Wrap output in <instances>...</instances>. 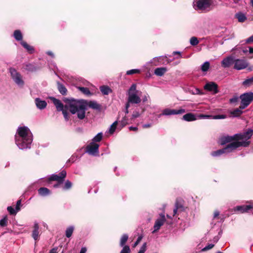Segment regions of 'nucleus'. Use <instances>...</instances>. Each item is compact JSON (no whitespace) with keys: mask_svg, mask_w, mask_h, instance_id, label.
Instances as JSON below:
<instances>
[{"mask_svg":"<svg viewBox=\"0 0 253 253\" xmlns=\"http://www.w3.org/2000/svg\"><path fill=\"white\" fill-rule=\"evenodd\" d=\"M210 63L208 61L207 62H205L202 65V67H201V70L203 72H206L207 71L209 68H210Z\"/></svg>","mask_w":253,"mask_h":253,"instance_id":"nucleus-40","label":"nucleus"},{"mask_svg":"<svg viewBox=\"0 0 253 253\" xmlns=\"http://www.w3.org/2000/svg\"><path fill=\"white\" fill-rule=\"evenodd\" d=\"M86 252V249L85 248H82L81 250L80 253H85Z\"/></svg>","mask_w":253,"mask_h":253,"instance_id":"nucleus-62","label":"nucleus"},{"mask_svg":"<svg viewBox=\"0 0 253 253\" xmlns=\"http://www.w3.org/2000/svg\"><path fill=\"white\" fill-rule=\"evenodd\" d=\"M79 89L84 94H85V95H90L91 94L90 91L87 87H79Z\"/></svg>","mask_w":253,"mask_h":253,"instance_id":"nucleus-39","label":"nucleus"},{"mask_svg":"<svg viewBox=\"0 0 253 253\" xmlns=\"http://www.w3.org/2000/svg\"><path fill=\"white\" fill-rule=\"evenodd\" d=\"M103 134L101 132L98 133L92 139L94 142H100L102 139Z\"/></svg>","mask_w":253,"mask_h":253,"instance_id":"nucleus-42","label":"nucleus"},{"mask_svg":"<svg viewBox=\"0 0 253 253\" xmlns=\"http://www.w3.org/2000/svg\"><path fill=\"white\" fill-rule=\"evenodd\" d=\"M219 215V212L216 211L214 212L213 218H216Z\"/></svg>","mask_w":253,"mask_h":253,"instance_id":"nucleus-58","label":"nucleus"},{"mask_svg":"<svg viewBox=\"0 0 253 253\" xmlns=\"http://www.w3.org/2000/svg\"><path fill=\"white\" fill-rule=\"evenodd\" d=\"M243 109L240 108V107L238 108H236L234 109L233 111L230 112V114L234 117H240L243 113L242 111Z\"/></svg>","mask_w":253,"mask_h":253,"instance_id":"nucleus-30","label":"nucleus"},{"mask_svg":"<svg viewBox=\"0 0 253 253\" xmlns=\"http://www.w3.org/2000/svg\"><path fill=\"white\" fill-rule=\"evenodd\" d=\"M241 104L240 108L245 109L253 101V92H247L240 96Z\"/></svg>","mask_w":253,"mask_h":253,"instance_id":"nucleus-4","label":"nucleus"},{"mask_svg":"<svg viewBox=\"0 0 253 253\" xmlns=\"http://www.w3.org/2000/svg\"><path fill=\"white\" fill-rule=\"evenodd\" d=\"M159 215H160V218H158L155 221V224L154 225V230L152 232L153 233L157 232L160 229L161 227L164 224V223L166 221L165 215L164 213H160Z\"/></svg>","mask_w":253,"mask_h":253,"instance_id":"nucleus-10","label":"nucleus"},{"mask_svg":"<svg viewBox=\"0 0 253 253\" xmlns=\"http://www.w3.org/2000/svg\"><path fill=\"white\" fill-rule=\"evenodd\" d=\"M200 117L201 118H212L213 119H225L226 118V116L224 115H218L212 116L211 115H205L203 114H201L200 115Z\"/></svg>","mask_w":253,"mask_h":253,"instance_id":"nucleus-23","label":"nucleus"},{"mask_svg":"<svg viewBox=\"0 0 253 253\" xmlns=\"http://www.w3.org/2000/svg\"><path fill=\"white\" fill-rule=\"evenodd\" d=\"M7 210L9 213L11 215H15L17 211H16V209L14 210L12 207L9 206L7 207Z\"/></svg>","mask_w":253,"mask_h":253,"instance_id":"nucleus-45","label":"nucleus"},{"mask_svg":"<svg viewBox=\"0 0 253 253\" xmlns=\"http://www.w3.org/2000/svg\"><path fill=\"white\" fill-rule=\"evenodd\" d=\"M129 129L130 131H136L138 130V127H137L130 126V127H129Z\"/></svg>","mask_w":253,"mask_h":253,"instance_id":"nucleus-55","label":"nucleus"},{"mask_svg":"<svg viewBox=\"0 0 253 253\" xmlns=\"http://www.w3.org/2000/svg\"><path fill=\"white\" fill-rule=\"evenodd\" d=\"M85 105H87L89 108L93 109L94 110H96L99 111H100L101 110V105L98 104L96 101H89L87 102L86 101H84Z\"/></svg>","mask_w":253,"mask_h":253,"instance_id":"nucleus-18","label":"nucleus"},{"mask_svg":"<svg viewBox=\"0 0 253 253\" xmlns=\"http://www.w3.org/2000/svg\"><path fill=\"white\" fill-rule=\"evenodd\" d=\"M213 0H198L196 1V6L199 10H203L210 7Z\"/></svg>","mask_w":253,"mask_h":253,"instance_id":"nucleus-8","label":"nucleus"},{"mask_svg":"<svg viewBox=\"0 0 253 253\" xmlns=\"http://www.w3.org/2000/svg\"><path fill=\"white\" fill-rule=\"evenodd\" d=\"M242 85L245 87H249L253 85V76L245 80L242 83Z\"/></svg>","mask_w":253,"mask_h":253,"instance_id":"nucleus-27","label":"nucleus"},{"mask_svg":"<svg viewBox=\"0 0 253 253\" xmlns=\"http://www.w3.org/2000/svg\"><path fill=\"white\" fill-rule=\"evenodd\" d=\"M57 84V88L59 91V92L63 95H66L67 89L65 87V86L62 84L58 82Z\"/></svg>","mask_w":253,"mask_h":253,"instance_id":"nucleus-26","label":"nucleus"},{"mask_svg":"<svg viewBox=\"0 0 253 253\" xmlns=\"http://www.w3.org/2000/svg\"><path fill=\"white\" fill-rule=\"evenodd\" d=\"M129 106H130V105L126 103V111H125L126 114L128 113V109L129 107Z\"/></svg>","mask_w":253,"mask_h":253,"instance_id":"nucleus-59","label":"nucleus"},{"mask_svg":"<svg viewBox=\"0 0 253 253\" xmlns=\"http://www.w3.org/2000/svg\"><path fill=\"white\" fill-rule=\"evenodd\" d=\"M235 59L232 56H228L223 59L221 62V66L224 68H228L234 64Z\"/></svg>","mask_w":253,"mask_h":253,"instance_id":"nucleus-15","label":"nucleus"},{"mask_svg":"<svg viewBox=\"0 0 253 253\" xmlns=\"http://www.w3.org/2000/svg\"><path fill=\"white\" fill-rule=\"evenodd\" d=\"M253 135V130L251 128L248 129L245 132L243 133H240L235 134L237 138V141L240 140H248L250 139Z\"/></svg>","mask_w":253,"mask_h":253,"instance_id":"nucleus-6","label":"nucleus"},{"mask_svg":"<svg viewBox=\"0 0 253 253\" xmlns=\"http://www.w3.org/2000/svg\"><path fill=\"white\" fill-rule=\"evenodd\" d=\"M146 251V243H144L138 253H144Z\"/></svg>","mask_w":253,"mask_h":253,"instance_id":"nucleus-49","label":"nucleus"},{"mask_svg":"<svg viewBox=\"0 0 253 253\" xmlns=\"http://www.w3.org/2000/svg\"><path fill=\"white\" fill-rule=\"evenodd\" d=\"M199 42L197 38L195 37H192L190 40V43L192 45L195 46L199 43Z\"/></svg>","mask_w":253,"mask_h":253,"instance_id":"nucleus-41","label":"nucleus"},{"mask_svg":"<svg viewBox=\"0 0 253 253\" xmlns=\"http://www.w3.org/2000/svg\"><path fill=\"white\" fill-rule=\"evenodd\" d=\"M204 89L209 91H212L213 94H215L219 92L218 89V85L214 82H209L207 83L204 86Z\"/></svg>","mask_w":253,"mask_h":253,"instance_id":"nucleus-13","label":"nucleus"},{"mask_svg":"<svg viewBox=\"0 0 253 253\" xmlns=\"http://www.w3.org/2000/svg\"><path fill=\"white\" fill-rule=\"evenodd\" d=\"M99 144L93 142H91L85 148V152L90 155H94L98 153Z\"/></svg>","mask_w":253,"mask_h":253,"instance_id":"nucleus-11","label":"nucleus"},{"mask_svg":"<svg viewBox=\"0 0 253 253\" xmlns=\"http://www.w3.org/2000/svg\"><path fill=\"white\" fill-rule=\"evenodd\" d=\"M132 116L134 119L138 118L139 116V113L137 112H133Z\"/></svg>","mask_w":253,"mask_h":253,"instance_id":"nucleus-54","label":"nucleus"},{"mask_svg":"<svg viewBox=\"0 0 253 253\" xmlns=\"http://www.w3.org/2000/svg\"><path fill=\"white\" fill-rule=\"evenodd\" d=\"M38 191L39 194L42 196H46L51 193L50 190L46 187H41Z\"/></svg>","mask_w":253,"mask_h":253,"instance_id":"nucleus-22","label":"nucleus"},{"mask_svg":"<svg viewBox=\"0 0 253 253\" xmlns=\"http://www.w3.org/2000/svg\"><path fill=\"white\" fill-rule=\"evenodd\" d=\"M50 99L56 106L58 111H62L64 118L66 121L69 119L68 111L72 114H77L78 118L83 120L85 117L86 105L83 100H77L74 99L65 98L63 101L67 104L64 105L61 101L53 97H50Z\"/></svg>","mask_w":253,"mask_h":253,"instance_id":"nucleus-1","label":"nucleus"},{"mask_svg":"<svg viewBox=\"0 0 253 253\" xmlns=\"http://www.w3.org/2000/svg\"><path fill=\"white\" fill-rule=\"evenodd\" d=\"M47 54L48 55H50L51 56V57H54V54L53 53H52V52L50 51H48L47 52Z\"/></svg>","mask_w":253,"mask_h":253,"instance_id":"nucleus-63","label":"nucleus"},{"mask_svg":"<svg viewBox=\"0 0 253 253\" xmlns=\"http://www.w3.org/2000/svg\"><path fill=\"white\" fill-rule=\"evenodd\" d=\"M128 239V236L127 234H123L120 239V246L124 247L125 246H126V242L127 241Z\"/></svg>","mask_w":253,"mask_h":253,"instance_id":"nucleus-33","label":"nucleus"},{"mask_svg":"<svg viewBox=\"0 0 253 253\" xmlns=\"http://www.w3.org/2000/svg\"><path fill=\"white\" fill-rule=\"evenodd\" d=\"M8 224L7 215H5L2 219L0 220V226L5 227Z\"/></svg>","mask_w":253,"mask_h":253,"instance_id":"nucleus-37","label":"nucleus"},{"mask_svg":"<svg viewBox=\"0 0 253 253\" xmlns=\"http://www.w3.org/2000/svg\"><path fill=\"white\" fill-rule=\"evenodd\" d=\"M214 246V244H209L208 245L206 246L205 248H204L202 250V251H203V252L207 251L210 249H211L212 248H213Z\"/></svg>","mask_w":253,"mask_h":253,"instance_id":"nucleus-48","label":"nucleus"},{"mask_svg":"<svg viewBox=\"0 0 253 253\" xmlns=\"http://www.w3.org/2000/svg\"><path fill=\"white\" fill-rule=\"evenodd\" d=\"M182 119L187 122H190L195 121L196 120V117L194 114L189 113L183 115Z\"/></svg>","mask_w":253,"mask_h":253,"instance_id":"nucleus-21","label":"nucleus"},{"mask_svg":"<svg viewBox=\"0 0 253 253\" xmlns=\"http://www.w3.org/2000/svg\"><path fill=\"white\" fill-rule=\"evenodd\" d=\"M143 238V236L142 235H140L139 236L137 240L136 241V242L134 243L133 245V248H135L138 245V244L140 242V241H141L142 239Z\"/></svg>","mask_w":253,"mask_h":253,"instance_id":"nucleus-51","label":"nucleus"},{"mask_svg":"<svg viewBox=\"0 0 253 253\" xmlns=\"http://www.w3.org/2000/svg\"><path fill=\"white\" fill-rule=\"evenodd\" d=\"M233 140H236L237 141V138L236 137L235 134L233 136H223L221 138L220 144L222 145H224L226 143L231 142Z\"/></svg>","mask_w":253,"mask_h":253,"instance_id":"nucleus-19","label":"nucleus"},{"mask_svg":"<svg viewBox=\"0 0 253 253\" xmlns=\"http://www.w3.org/2000/svg\"><path fill=\"white\" fill-rule=\"evenodd\" d=\"M172 54L173 55H179V58H181V52L180 51H173L172 52Z\"/></svg>","mask_w":253,"mask_h":253,"instance_id":"nucleus-56","label":"nucleus"},{"mask_svg":"<svg viewBox=\"0 0 253 253\" xmlns=\"http://www.w3.org/2000/svg\"><path fill=\"white\" fill-rule=\"evenodd\" d=\"M21 204V200H18L16 202V211H19L20 210V206Z\"/></svg>","mask_w":253,"mask_h":253,"instance_id":"nucleus-52","label":"nucleus"},{"mask_svg":"<svg viewBox=\"0 0 253 253\" xmlns=\"http://www.w3.org/2000/svg\"><path fill=\"white\" fill-rule=\"evenodd\" d=\"M34 229L32 232V237L35 239V240H37L39 236V225L37 223L35 224L34 225Z\"/></svg>","mask_w":253,"mask_h":253,"instance_id":"nucleus-31","label":"nucleus"},{"mask_svg":"<svg viewBox=\"0 0 253 253\" xmlns=\"http://www.w3.org/2000/svg\"><path fill=\"white\" fill-rule=\"evenodd\" d=\"M151 126V125L150 124H147L143 125V128H149Z\"/></svg>","mask_w":253,"mask_h":253,"instance_id":"nucleus-60","label":"nucleus"},{"mask_svg":"<svg viewBox=\"0 0 253 253\" xmlns=\"http://www.w3.org/2000/svg\"><path fill=\"white\" fill-rule=\"evenodd\" d=\"M57 248H53L50 251L49 253H57Z\"/></svg>","mask_w":253,"mask_h":253,"instance_id":"nucleus-61","label":"nucleus"},{"mask_svg":"<svg viewBox=\"0 0 253 253\" xmlns=\"http://www.w3.org/2000/svg\"><path fill=\"white\" fill-rule=\"evenodd\" d=\"M246 43L247 44L253 43V35L246 40Z\"/></svg>","mask_w":253,"mask_h":253,"instance_id":"nucleus-53","label":"nucleus"},{"mask_svg":"<svg viewBox=\"0 0 253 253\" xmlns=\"http://www.w3.org/2000/svg\"><path fill=\"white\" fill-rule=\"evenodd\" d=\"M136 84H132L128 90L127 95L129 94V93H130V94H134L135 93H132V91H135L136 90Z\"/></svg>","mask_w":253,"mask_h":253,"instance_id":"nucleus-46","label":"nucleus"},{"mask_svg":"<svg viewBox=\"0 0 253 253\" xmlns=\"http://www.w3.org/2000/svg\"><path fill=\"white\" fill-rule=\"evenodd\" d=\"M235 17L238 19L239 22H244L247 19L246 15L242 13L239 12L236 14Z\"/></svg>","mask_w":253,"mask_h":253,"instance_id":"nucleus-32","label":"nucleus"},{"mask_svg":"<svg viewBox=\"0 0 253 253\" xmlns=\"http://www.w3.org/2000/svg\"><path fill=\"white\" fill-rule=\"evenodd\" d=\"M127 120L128 119H127V118L125 116L122 120L121 121V124L122 126V127H124L125 126H126L128 123H127Z\"/></svg>","mask_w":253,"mask_h":253,"instance_id":"nucleus-50","label":"nucleus"},{"mask_svg":"<svg viewBox=\"0 0 253 253\" xmlns=\"http://www.w3.org/2000/svg\"><path fill=\"white\" fill-rule=\"evenodd\" d=\"M140 71L138 69H131L126 72V75H130L134 74L140 73Z\"/></svg>","mask_w":253,"mask_h":253,"instance_id":"nucleus-44","label":"nucleus"},{"mask_svg":"<svg viewBox=\"0 0 253 253\" xmlns=\"http://www.w3.org/2000/svg\"><path fill=\"white\" fill-rule=\"evenodd\" d=\"M140 98L136 94H130L129 93L128 94V99L127 103L130 104H138L141 102Z\"/></svg>","mask_w":253,"mask_h":253,"instance_id":"nucleus-14","label":"nucleus"},{"mask_svg":"<svg viewBox=\"0 0 253 253\" xmlns=\"http://www.w3.org/2000/svg\"><path fill=\"white\" fill-rule=\"evenodd\" d=\"M21 44L27 49V50L30 53H32L34 51V48L33 46L29 45L26 42L21 41L20 42Z\"/></svg>","mask_w":253,"mask_h":253,"instance_id":"nucleus-29","label":"nucleus"},{"mask_svg":"<svg viewBox=\"0 0 253 253\" xmlns=\"http://www.w3.org/2000/svg\"><path fill=\"white\" fill-rule=\"evenodd\" d=\"M74 230V227L73 226H71L68 227L66 230V232H65L66 236L67 238L71 237L73 233Z\"/></svg>","mask_w":253,"mask_h":253,"instance_id":"nucleus-36","label":"nucleus"},{"mask_svg":"<svg viewBox=\"0 0 253 253\" xmlns=\"http://www.w3.org/2000/svg\"><path fill=\"white\" fill-rule=\"evenodd\" d=\"M25 69L30 72H35L37 70V68L32 64H27L25 65Z\"/></svg>","mask_w":253,"mask_h":253,"instance_id":"nucleus-35","label":"nucleus"},{"mask_svg":"<svg viewBox=\"0 0 253 253\" xmlns=\"http://www.w3.org/2000/svg\"><path fill=\"white\" fill-rule=\"evenodd\" d=\"M175 208L173 209V216L175 215L178 212H181L185 211L184 206V201L179 198H177L175 203Z\"/></svg>","mask_w":253,"mask_h":253,"instance_id":"nucleus-7","label":"nucleus"},{"mask_svg":"<svg viewBox=\"0 0 253 253\" xmlns=\"http://www.w3.org/2000/svg\"><path fill=\"white\" fill-rule=\"evenodd\" d=\"M117 125H118V121H115L112 124V125L109 128V130L110 134H112L114 133V132H115V131L116 129Z\"/></svg>","mask_w":253,"mask_h":253,"instance_id":"nucleus-38","label":"nucleus"},{"mask_svg":"<svg viewBox=\"0 0 253 253\" xmlns=\"http://www.w3.org/2000/svg\"><path fill=\"white\" fill-rule=\"evenodd\" d=\"M67 172L65 170H62L59 174H53L48 178V182H50L52 181H56L60 183H63L65 178L66 177Z\"/></svg>","mask_w":253,"mask_h":253,"instance_id":"nucleus-5","label":"nucleus"},{"mask_svg":"<svg viewBox=\"0 0 253 253\" xmlns=\"http://www.w3.org/2000/svg\"><path fill=\"white\" fill-rule=\"evenodd\" d=\"M167 69L165 67L157 68L155 70L154 73L158 76H162L167 72Z\"/></svg>","mask_w":253,"mask_h":253,"instance_id":"nucleus-25","label":"nucleus"},{"mask_svg":"<svg viewBox=\"0 0 253 253\" xmlns=\"http://www.w3.org/2000/svg\"><path fill=\"white\" fill-rule=\"evenodd\" d=\"M72 183L70 180H67L62 187L64 190H68L72 188Z\"/></svg>","mask_w":253,"mask_h":253,"instance_id":"nucleus-34","label":"nucleus"},{"mask_svg":"<svg viewBox=\"0 0 253 253\" xmlns=\"http://www.w3.org/2000/svg\"><path fill=\"white\" fill-rule=\"evenodd\" d=\"M63 183H60L59 182H57V183L55 184L54 185H53V187L54 188H58L59 187L61 186V185Z\"/></svg>","mask_w":253,"mask_h":253,"instance_id":"nucleus-57","label":"nucleus"},{"mask_svg":"<svg viewBox=\"0 0 253 253\" xmlns=\"http://www.w3.org/2000/svg\"><path fill=\"white\" fill-rule=\"evenodd\" d=\"M253 209V205H242L238 206L234 208L235 211H240V213H243L248 212L250 211Z\"/></svg>","mask_w":253,"mask_h":253,"instance_id":"nucleus-16","label":"nucleus"},{"mask_svg":"<svg viewBox=\"0 0 253 253\" xmlns=\"http://www.w3.org/2000/svg\"><path fill=\"white\" fill-rule=\"evenodd\" d=\"M249 65L248 61L245 59H235L234 68L240 70L247 68Z\"/></svg>","mask_w":253,"mask_h":253,"instance_id":"nucleus-9","label":"nucleus"},{"mask_svg":"<svg viewBox=\"0 0 253 253\" xmlns=\"http://www.w3.org/2000/svg\"><path fill=\"white\" fill-rule=\"evenodd\" d=\"M17 135L15 136V143L21 149L30 148L33 141V135L29 128L27 126L19 127L17 130Z\"/></svg>","mask_w":253,"mask_h":253,"instance_id":"nucleus-2","label":"nucleus"},{"mask_svg":"<svg viewBox=\"0 0 253 253\" xmlns=\"http://www.w3.org/2000/svg\"><path fill=\"white\" fill-rule=\"evenodd\" d=\"M249 52L251 54L253 53V47H249Z\"/></svg>","mask_w":253,"mask_h":253,"instance_id":"nucleus-64","label":"nucleus"},{"mask_svg":"<svg viewBox=\"0 0 253 253\" xmlns=\"http://www.w3.org/2000/svg\"><path fill=\"white\" fill-rule=\"evenodd\" d=\"M185 112V110L184 109H180L179 110L166 109L164 110L163 114L165 115H171L181 114Z\"/></svg>","mask_w":253,"mask_h":253,"instance_id":"nucleus-17","label":"nucleus"},{"mask_svg":"<svg viewBox=\"0 0 253 253\" xmlns=\"http://www.w3.org/2000/svg\"><path fill=\"white\" fill-rule=\"evenodd\" d=\"M10 72L12 79L17 84L19 85L23 84L24 82L21 79L20 74L15 69L10 68Z\"/></svg>","mask_w":253,"mask_h":253,"instance_id":"nucleus-12","label":"nucleus"},{"mask_svg":"<svg viewBox=\"0 0 253 253\" xmlns=\"http://www.w3.org/2000/svg\"><path fill=\"white\" fill-rule=\"evenodd\" d=\"M123 249L121 251L120 253H130V249L128 246H125L122 247Z\"/></svg>","mask_w":253,"mask_h":253,"instance_id":"nucleus-43","label":"nucleus"},{"mask_svg":"<svg viewBox=\"0 0 253 253\" xmlns=\"http://www.w3.org/2000/svg\"><path fill=\"white\" fill-rule=\"evenodd\" d=\"M239 97L237 95L234 96L229 99V103L231 104L236 103L238 101Z\"/></svg>","mask_w":253,"mask_h":253,"instance_id":"nucleus-47","label":"nucleus"},{"mask_svg":"<svg viewBox=\"0 0 253 253\" xmlns=\"http://www.w3.org/2000/svg\"><path fill=\"white\" fill-rule=\"evenodd\" d=\"M101 92L104 95H108L112 92V89L107 85H102L100 87Z\"/></svg>","mask_w":253,"mask_h":253,"instance_id":"nucleus-28","label":"nucleus"},{"mask_svg":"<svg viewBox=\"0 0 253 253\" xmlns=\"http://www.w3.org/2000/svg\"><path fill=\"white\" fill-rule=\"evenodd\" d=\"M13 37L17 41H23V35L20 30H16L13 32Z\"/></svg>","mask_w":253,"mask_h":253,"instance_id":"nucleus-24","label":"nucleus"},{"mask_svg":"<svg viewBox=\"0 0 253 253\" xmlns=\"http://www.w3.org/2000/svg\"><path fill=\"white\" fill-rule=\"evenodd\" d=\"M35 103L38 108L40 109H43L47 106V103L44 100H42L39 98H37L35 99Z\"/></svg>","mask_w":253,"mask_h":253,"instance_id":"nucleus-20","label":"nucleus"},{"mask_svg":"<svg viewBox=\"0 0 253 253\" xmlns=\"http://www.w3.org/2000/svg\"><path fill=\"white\" fill-rule=\"evenodd\" d=\"M251 141L232 142L227 144L224 148L212 152L211 155L213 157L219 156L224 153H230L241 146L248 147Z\"/></svg>","mask_w":253,"mask_h":253,"instance_id":"nucleus-3","label":"nucleus"}]
</instances>
